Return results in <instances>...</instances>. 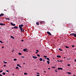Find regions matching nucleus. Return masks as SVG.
Instances as JSON below:
<instances>
[{"mask_svg": "<svg viewBox=\"0 0 76 76\" xmlns=\"http://www.w3.org/2000/svg\"><path fill=\"white\" fill-rule=\"evenodd\" d=\"M23 24L19 25V27L20 29V30H21V31H22V29H23L22 27H23Z\"/></svg>", "mask_w": 76, "mask_h": 76, "instance_id": "obj_1", "label": "nucleus"}, {"mask_svg": "<svg viewBox=\"0 0 76 76\" xmlns=\"http://www.w3.org/2000/svg\"><path fill=\"white\" fill-rule=\"evenodd\" d=\"M70 36H73L74 37H75L76 38V34H74V33H72L70 34Z\"/></svg>", "mask_w": 76, "mask_h": 76, "instance_id": "obj_2", "label": "nucleus"}, {"mask_svg": "<svg viewBox=\"0 0 76 76\" xmlns=\"http://www.w3.org/2000/svg\"><path fill=\"white\" fill-rule=\"evenodd\" d=\"M28 50V49H23V50L24 51H26V52H28V50Z\"/></svg>", "mask_w": 76, "mask_h": 76, "instance_id": "obj_3", "label": "nucleus"}, {"mask_svg": "<svg viewBox=\"0 0 76 76\" xmlns=\"http://www.w3.org/2000/svg\"><path fill=\"white\" fill-rule=\"evenodd\" d=\"M47 33L48 34V35H50V36L51 35V33H50V32L47 31Z\"/></svg>", "mask_w": 76, "mask_h": 76, "instance_id": "obj_4", "label": "nucleus"}, {"mask_svg": "<svg viewBox=\"0 0 76 76\" xmlns=\"http://www.w3.org/2000/svg\"><path fill=\"white\" fill-rule=\"evenodd\" d=\"M10 24L11 25H12V26H15V25H16V24H13V23H11Z\"/></svg>", "mask_w": 76, "mask_h": 76, "instance_id": "obj_5", "label": "nucleus"}, {"mask_svg": "<svg viewBox=\"0 0 76 76\" xmlns=\"http://www.w3.org/2000/svg\"><path fill=\"white\" fill-rule=\"evenodd\" d=\"M57 57H58V58H61V56H60L59 55H58L57 56Z\"/></svg>", "mask_w": 76, "mask_h": 76, "instance_id": "obj_6", "label": "nucleus"}, {"mask_svg": "<svg viewBox=\"0 0 76 76\" xmlns=\"http://www.w3.org/2000/svg\"><path fill=\"white\" fill-rule=\"evenodd\" d=\"M32 57L33 58H37V57L36 56H33Z\"/></svg>", "mask_w": 76, "mask_h": 76, "instance_id": "obj_7", "label": "nucleus"}, {"mask_svg": "<svg viewBox=\"0 0 76 76\" xmlns=\"http://www.w3.org/2000/svg\"><path fill=\"white\" fill-rule=\"evenodd\" d=\"M14 28H15V29H18V27L16 26H15Z\"/></svg>", "mask_w": 76, "mask_h": 76, "instance_id": "obj_8", "label": "nucleus"}, {"mask_svg": "<svg viewBox=\"0 0 76 76\" xmlns=\"http://www.w3.org/2000/svg\"><path fill=\"white\" fill-rule=\"evenodd\" d=\"M0 25H5V24L2 23H0Z\"/></svg>", "mask_w": 76, "mask_h": 76, "instance_id": "obj_9", "label": "nucleus"}, {"mask_svg": "<svg viewBox=\"0 0 76 76\" xmlns=\"http://www.w3.org/2000/svg\"><path fill=\"white\" fill-rule=\"evenodd\" d=\"M39 60L40 61H42V58H40L39 59Z\"/></svg>", "mask_w": 76, "mask_h": 76, "instance_id": "obj_10", "label": "nucleus"}, {"mask_svg": "<svg viewBox=\"0 0 76 76\" xmlns=\"http://www.w3.org/2000/svg\"><path fill=\"white\" fill-rule=\"evenodd\" d=\"M11 38H13V39H15V38L12 36H11Z\"/></svg>", "mask_w": 76, "mask_h": 76, "instance_id": "obj_11", "label": "nucleus"}, {"mask_svg": "<svg viewBox=\"0 0 76 76\" xmlns=\"http://www.w3.org/2000/svg\"><path fill=\"white\" fill-rule=\"evenodd\" d=\"M46 59H47V60H48V61H50V59L48 58H46Z\"/></svg>", "mask_w": 76, "mask_h": 76, "instance_id": "obj_12", "label": "nucleus"}, {"mask_svg": "<svg viewBox=\"0 0 76 76\" xmlns=\"http://www.w3.org/2000/svg\"><path fill=\"white\" fill-rule=\"evenodd\" d=\"M59 51H63V50L61 49V48H59Z\"/></svg>", "mask_w": 76, "mask_h": 76, "instance_id": "obj_13", "label": "nucleus"}, {"mask_svg": "<svg viewBox=\"0 0 76 76\" xmlns=\"http://www.w3.org/2000/svg\"><path fill=\"white\" fill-rule=\"evenodd\" d=\"M6 19L7 20H10V18H6Z\"/></svg>", "mask_w": 76, "mask_h": 76, "instance_id": "obj_14", "label": "nucleus"}, {"mask_svg": "<svg viewBox=\"0 0 76 76\" xmlns=\"http://www.w3.org/2000/svg\"><path fill=\"white\" fill-rule=\"evenodd\" d=\"M47 63H48V64H50V61H47Z\"/></svg>", "mask_w": 76, "mask_h": 76, "instance_id": "obj_15", "label": "nucleus"}, {"mask_svg": "<svg viewBox=\"0 0 76 76\" xmlns=\"http://www.w3.org/2000/svg\"><path fill=\"white\" fill-rule=\"evenodd\" d=\"M24 31V29H22V30L21 31V30H20V31L21 32H23Z\"/></svg>", "mask_w": 76, "mask_h": 76, "instance_id": "obj_16", "label": "nucleus"}, {"mask_svg": "<svg viewBox=\"0 0 76 76\" xmlns=\"http://www.w3.org/2000/svg\"><path fill=\"white\" fill-rule=\"evenodd\" d=\"M65 47H66V48H69V47H67V46H65Z\"/></svg>", "mask_w": 76, "mask_h": 76, "instance_id": "obj_17", "label": "nucleus"}, {"mask_svg": "<svg viewBox=\"0 0 76 76\" xmlns=\"http://www.w3.org/2000/svg\"><path fill=\"white\" fill-rule=\"evenodd\" d=\"M36 24H37V25H39V23H38V22H36Z\"/></svg>", "mask_w": 76, "mask_h": 76, "instance_id": "obj_18", "label": "nucleus"}, {"mask_svg": "<svg viewBox=\"0 0 76 76\" xmlns=\"http://www.w3.org/2000/svg\"><path fill=\"white\" fill-rule=\"evenodd\" d=\"M72 74V73L71 72H68V75H71Z\"/></svg>", "mask_w": 76, "mask_h": 76, "instance_id": "obj_19", "label": "nucleus"}, {"mask_svg": "<svg viewBox=\"0 0 76 76\" xmlns=\"http://www.w3.org/2000/svg\"><path fill=\"white\" fill-rule=\"evenodd\" d=\"M2 74L3 75H6V73H5V72H3Z\"/></svg>", "mask_w": 76, "mask_h": 76, "instance_id": "obj_20", "label": "nucleus"}, {"mask_svg": "<svg viewBox=\"0 0 76 76\" xmlns=\"http://www.w3.org/2000/svg\"><path fill=\"white\" fill-rule=\"evenodd\" d=\"M15 69H19V67L17 66V67H16Z\"/></svg>", "mask_w": 76, "mask_h": 76, "instance_id": "obj_21", "label": "nucleus"}, {"mask_svg": "<svg viewBox=\"0 0 76 76\" xmlns=\"http://www.w3.org/2000/svg\"><path fill=\"white\" fill-rule=\"evenodd\" d=\"M24 75H28V74L26 73H24Z\"/></svg>", "mask_w": 76, "mask_h": 76, "instance_id": "obj_22", "label": "nucleus"}, {"mask_svg": "<svg viewBox=\"0 0 76 76\" xmlns=\"http://www.w3.org/2000/svg\"><path fill=\"white\" fill-rule=\"evenodd\" d=\"M4 63H5V64H7V62H6L5 61H4Z\"/></svg>", "mask_w": 76, "mask_h": 76, "instance_id": "obj_23", "label": "nucleus"}, {"mask_svg": "<svg viewBox=\"0 0 76 76\" xmlns=\"http://www.w3.org/2000/svg\"><path fill=\"white\" fill-rule=\"evenodd\" d=\"M51 68H53V69H54L55 68H56V67L55 66H52L51 67Z\"/></svg>", "mask_w": 76, "mask_h": 76, "instance_id": "obj_24", "label": "nucleus"}, {"mask_svg": "<svg viewBox=\"0 0 76 76\" xmlns=\"http://www.w3.org/2000/svg\"><path fill=\"white\" fill-rule=\"evenodd\" d=\"M1 16L4 15V14L1 13Z\"/></svg>", "mask_w": 76, "mask_h": 76, "instance_id": "obj_25", "label": "nucleus"}, {"mask_svg": "<svg viewBox=\"0 0 76 76\" xmlns=\"http://www.w3.org/2000/svg\"><path fill=\"white\" fill-rule=\"evenodd\" d=\"M18 54L19 55H22V53H19Z\"/></svg>", "mask_w": 76, "mask_h": 76, "instance_id": "obj_26", "label": "nucleus"}, {"mask_svg": "<svg viewBox=\"0 0 76 76\" xmlns=\"http://www.w3.org/2000/svg\"><path fill=\"white\" fill-rule=\"evenodd\" d=\"M14 61H16V60H17V59L15 58L14 59Z\"/></svg>", "mask_w": 76, "mask_h": 76, "instance_id": "obj_27", "label": "nucleus"}, {"mask_svg": "<svg viewBox=\"0 0 76 76\" xmlns=\"http://www.w3.org/2000/svg\"><path fill=\"white\" fill-rule=\"evenodd\" d=\"M55 71L56 72V73H57L58 71H57V69H55Z\"/></svg>", "mask_w": 76, "mask_h": 76, "instance_id": "obj_28", "label": "nucleus"}, {"mask_svg": "<svg viewBox=\"0 0 76 76\" xmlns=\"http://www.w3.org/2000/svg\"><path fill=\"white\" fill-rule=\"evenodd\" d=\"M44 57H45V58H47V56H44Z\"/></svg>", "mask_w": 76, "mask_h": 76, "instance_id": "obj_29", "label": "nucleus"}, {"mask_svg": "<svg viewBox=\"0 0 76 76\" xmlns=\"http://www.w3.org/2000/svg\"><path fill=\"white\" fill-rule=\"evenodd\" d=\"M37 56L38 57H40V55H39L38 54V55H37Z\"/></svg>", "mask_w": 76, "mask_h": 76, "instance_id": "obj_30", "label": "nucleus"}, {"mask_svg": "<svg viewBox=\"0 0 76 76\" xmlns=\"http://www.w3.org/2000/svg\"><path fill=\"white\" fill-rule=\"evenodd\" d=\"M67 66H70V64H68L67 65Z\"/></svg>", "mask_w": 76, "mask_h": 76, "instance_id": "obj_31", "label": "nucleus"}, {"mask_svg": "<svg viewBox=\"0 0 76 76\" xmlns=\"http://www.w3.org/2000/svg\"><path fill=\"white\" fill-rule=\"evenodd\" d=\"M12 52H14L15 50H14V49H13L12 50Z\"/></svg>", "mask_w": 76, "mask_h": 76, "instance_id": "obj_32", "label": "nucleus"}, {"mask_svg": "<svg viewBox=\"0 0 76 76\" xmlns=\"http://www.w3.org/2000/svg\"><path fill=\"white\" fill-rule=\"evenodd\" d=\"M72 47H73V48L75 47V45H72Z\"/></svg>", "mask_w": 76, "mask_h": 76, "instance_id": "obj_33", "label": "nucleus"}, {"mask_svg": "<svg viewBox=\"0 0 76 76\" xmlns=\"http://www.w3.org/2000/svg\"><path fill=\"white\" fill-rule=\"evenodd\" d=\"M58 70H60V68H58Z\"/></svg>", "mask_w": 76, "mask_h": 76, "instance_id": "obj_34", "label": "nucleus"}, {"mask_svg": "<svg viewBox=\"0 0 76 76\" xmlns=\"http://www.w3.org/2000/svg\"><path fill=\"white\" fill-rule=\"evenodd\" d=\"M60 70H63V68H60Z\"/></svg>", "mask_w": 76, "mask_h": 76, "instance_id": "obj_35", "label": "nucleus"}, {"mask_svg": "<svg viewBox=\"0 0 76 76\" xmlns=\"http://www.w3.org/2000/svg\"><path fill=\"white\" fill-rule=\"evenodd\" d=\"M3 72V70H1V71H0V73H1Z\"/></svg>", "mask_w": 76, "mask_h": 76, "instance_id": "obj_36", "label": "nucleus"}, {"mask_svg": "<svg viewBox=\"0 0 76 76\" xmlns=\"http://www.w3.org/2000/svg\"><path fill=\"white\" fill-rule=\"evenodd\" d=\"M0 42H1V43H3V42H2L1 40H0Z\"/></svg>", "mask_w": 76, "mask_h": 76, "instance_id": "obj_37", "label": "nucleus"}, {"mask_svg": "<svg viewBox=\"0 0 76 76\" xmlns=\"http://www.w3.org/2000/svg\"><path fill=\"white\" fill-rule=\"evenodd\" d=\"M6 71L7 72H9V70H7Z\"/></svg>", "mask_w": 76, "mask_h": 76, "instance_id": "obj_38", "label": "nucleus"}, {"mask_svg": "<svg viewBox=\"0 0 76 76\" xmlns=\"http://www.w3.org/2000/svg\"><path fill=\"white\" fill-rule=\"evenodd\" d=\"M17 66H19L20 65H19V64H18L17 65Z\"/></svg>", "mask_w": 76, "mask_h": 76, "instance_id": "obj_39", "label": "nucleus"}, {"mask_svg": "<svg viewBox=\"0 0 76 76\" xmlns=\"http://www.w3.org/2000/svg\"><path fill=\"white\" fill-rule=\"evenodd\" d=\"M21 57H22V58H25V57H24V56H22Z\"/></svg>", "mask_w": 76, "mask_h": 76, "instance_id": "obj_40", "label": "nucleus"}, {"mask_svg": "<svg viewBox=\"0 0 76 76\" xmlns=\"http://www.w3.org/2000/svg\"><path fill=\"white\" fill-rule=\"evenodd\" d=\"M36 50L37 51V52H39V50Z\"/></svg>", "mask_w": 76, "mask_h": 76, "instance_id": "obj_41", "label": "nucleus"}, {"mask_svg": "<svg viewBox=\"0 0 76 76\" xmlns=\"http://www.w3.org/2000/svg\"><path fill=\"white\" fill-rule=\"evenodd\" d=\"M4 67H6V65H4Z\"/></svg>", "mask_w": 76, "mask_h": 76, "instance_id": "obj_42", "label": "nucleus"}, {"mask_svg": "<svg viewBox=\"0 0 76 76\" xmlns=\"http://www.w3.org/2000/svg\"><path fill=\"white\" fill-rule=\"evenodd\" d=\"M60 61V62H62V61H63L60 60V61Z\"/></svg>", "mask_w": 76, "mask_h": 76, "instance_id": "obj_43", "label": "nucleus"}, {"mask_svg": "<svg viewBox=\"0 0 76 76\" xmlns=\"http://www.w3.org/2000/svg\"><path fill=\"white\" fill-rule=\"evenodd\" d=\"M37 74H38V75H39V73L37 72Z\"/></svg>", "mask_w": 76, "mask_h": 76, "instance_id": "obj_44", "label": "nucleus"}, {"mask_svg": "<svg viewBox=\"0 0 76 76\" xmlns=\"http://www.w3.org/2000/svg\"><path fill=\"white\" fill-rule=\"evenodd\" d=\"M12 76H15V74H12Z\"/></svg>", "mask_w": 76, "mask_h": 76, "instance_id": "obj_45", "label": "nucleus"}, {"mask_svg": "<svg viewBox=\"0 0 76 76\" xmlns=\"http://www.w3.org/2000/svg\"><path fill=\"white\" fill-rule=\"evenodd\" d=\"M19 67H20L21 68H22V67H21L19 65Z\"/></svg>", "mask_w": 76, "mask_h": 76, "instance_id": "obj_46", "label": "nucleus"}, {"mask_svg": "<svg viewBox=\"0 0 76 76\" xmlns=\"http://www.w3.org/2000/svg\"><path fill=\"white\" fill-rule=\"evenodd\" d=\"M70 60V58H68L67 59V60Z\"/></svg>", "mask_w": 76, "mask_h": 76, "instance_id": "obj_47", "label": "nucleus"}, {"mask_svg": "<svg viewBox=\"0 0 76 76\" xmlns=\"http://www.w3.org/2000/svg\"><path fill=\"white\" fill-rule=\"evenodd\" d=\"M48 70H50V68H48Z\"/></svg>", "mask_w": 76, "mask_h": 76, "instance_id": "obj_48", "label": "nucleus"}, {"mask_svg": "<svg viewBox=\"0 0 76 76\" xmlns=\"http://www.w3.org/2000/svg\"><path fill=\"white\" fill-rule=\"evenodd\" d=\"M21 41H22V42H23V40H22Z\"/></svg>", "mask_w": 76, "mask_h": 76, "instance_id": "obj_49", "label": "nucleus"}, {"mask_svg": "<svg viewBox=\"0 0 76 76\" xmlns=\"http://www.w3.org/2000/svg\"><path fill=\"white\" fill-rule=\"evenodd\" d=\"M37 76H39V75H37Z\"/></svg>", "mask_w": 76, "mask_h": 76, "instance_id": "obj_50", "label": "nucleus"}, {"mask_svg": "<svg viewBox=\"0 0 76 76\" xmlns=\"http://www.w3.org/2000/svg\"><path fill=\"white\" fill-rule=\"evenodd\" d=\"M4 10V11H7V10Z\"/></svg>", "mask_w": 76, "mask_h": 76, "instance_id": "obj_51", "label": "nucleus"}, {"mask_svg": "<svg viewBox=\"0 0 76 76\" xmlns=\"http://www.w3.org/2000/svg\"><path fill=\"white\" fill-rule=\"evenodd\" d=\"M57 61H58V62H59V61H59V60H57Z\"/></svg>", "mask_w": 76, "mask_h": 76, "instance_id": "obj_52", "label": "nucleus"}, {"mask_svg": "<svg viewBox=\"0 0 76 76\" xmlns=\"http://www.w3.org/2000/svg\"><path fill=\"white\" fill-rule=\"evenodd\" d=\"M0 76H3L1 74H0Z\"/></svg>", "mask_w": 76, "mask_h": 76, "instance_id": "obj_53", "label": "nucleus"}, {"mask_svg": "<svg viewBox=\"0 0 76 76\" xmlns=\"http://www.w3.org/2000/svg\"><path fill=\"white\" fill-rule=\"evenodd\" d=\"M1 14H0V17H1Z\"/></svg>", "mask_w": 76, "mask_h": 76, "instance_id": "obj_54", "label": "nucleus"}, {"mask_svg": "<svg viewBox=\"0 0 76 76\" xmlns=\"http://www.w3.org/2000/svg\"><path fill=\"white\" fill-rule=\"evenodd\" d=\"M75 62H76V59H75Z\"/></svg>", "mask_w": 76, "mask_h": 76, "instance_id": "obj_55", "label": "nucleus"}, {"mask_svg": "<svg viewBox=\"0 0 76 76\" xmlns=\"http://www.w3.org/2000/svg\"><path fill=\"white\" fill-rule=\"evenodd\" d=\"M37 53H38V52H36V54H37Z\"/></svg>", "mask_w": 76, "mask_h": 76, "instance_id": "obj_56", "label": "nucleus"}, {"mask_svg": "<svg viewBox=\"0 0 76 76\" xmlns=\"http://www.w3.org/2000/svg\"><path fill=\"white\" fill-rule=\"evenodd\" d=\"M44 73H46V71H44Z\"/></svg>", "mask_w": 76, "mask_h": 76, "instance_id": "obj_57", "label": "nucleus"}, {"mask_svg": "<svg viewBox=\"0 0 76 76\" xmlns=\"http://www.w3.org/2000/svg\"><path fill=\"white\" fill-rule=\"evenodd\" d=\"M43 61H45V60L44 59H43Z\"/></svg>", "mask_w": 76, "mask_h": 76, "instance_id": "obj_58", "label": "nucleus"}, {"mask_svg": "<svg viewBox=\"0 0 76 76\" xmlns=\"http://www.w3.org/2000/svg\"><path fill=\"white\" fill-rule=\"evenodd\" d=\"M4 48V47H2V48Z\"/></svg>", "mask_w": 76, "mask_h": 76, "instance_id": "obj_59", "label": "nucleus"}, {"mask_svg": "<svg viewBox=\"0 0 76 76\" xmlns=\"http://www.w3.org/2000/svg\"><path fill=\"white\" fill-rule=\"evenodd\" d=\"M13 28H14V27H12V29H13Z\"/></svg>", "mask_w": 76, "mask_h": 76, "instance_id": "obj_60", "label": "nucleus"}, {"mask_svg": "<svg viewBox=\"0 0 76 76\" xmlns=\"http://www.w3.org/2000/svg\"><path fill=\"white\" fill-rule=\"evenodd\" d=\"M23 64H25V63H23Z\"/></svg>", "mask_w": 76, "mask_h": 76, "instance_id": "obj_61", "label": "nucleus"}, {"mask_svg": "<svg viewBox=\"0 0 76 76\" xmlns=\"http://www.w3.org/2000/svg\"><path fill=\"white\" fill-rule=\"evenodd\" d=\"M40 23H42V22H40Z\"/></svg>", "mask_w": 76, "mask_h": 76, "instance_id": "obj_62", "label": "nucleus"}, {"mask_svg": "<svg viewBox=\"0 0 76 76\" xmlns=\"http://www.w3.org/2000/svg\"><path fill=\"white\" fill-rule=\"evenodd\" d=\"M64 58H66V57H64Z\"/></svg>", "mask_w": 76, "mask_h": 76, "instance_id": "obj_63", "label": "nucleus"}, {"mask_svg": "<svg viewBox=\"0 0 76 76\" xmlns=\"http://www.w3.org/2000/svg\"><path fill=\"white\" fill-rule=\"evenodd\" d=\"M45 59H47V58H45Z\"/></svg>", "mask_w": 76, "mask_h": 76, "instance_id": "obj_64", "label": "nucleus"}]
</instances>
